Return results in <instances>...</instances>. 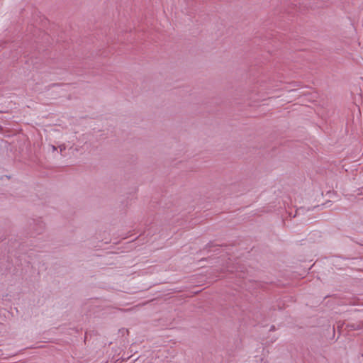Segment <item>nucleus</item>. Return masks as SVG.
Here are the masks:
<instances>
[{"label":"nucleus","instance_id":"obj_3","mask_svg":"<svg viewBox=\"0 0 363 363\" xmlns=\"http://www.w3.org/2000/svg\"><path fill=\"white\" fill-rule=\"evenodd\" d=\"M354 330L358 329V328H354L353 326H351Z\"/></svg>","mask_w":363,"mask_h":363},{"label":"nucleus","instance_id":"obj_2","mask_svg":"<svg viewBox=\"0 0 363 363\" xmlns=\"http://www.w3.org/2000/svg\"><path fill=\"white\" fill-rule=\"evenodd\" d=\"M51 147L53 151H55L57 150V147L55 145H51Z\"/></svg>","mask_w":363,"mask_h":363},{"label":"nucleus","instance_id":"obj_1","mask_svg":"<svg viewBox=\"0 0 363 363\" xmlns=\"http://www.w3.org/2000/svg\"><path fill=\"white\" fill-rule=\"evenodd\" d=\"M59 148L60 150V152L64 151L65 150V148H66L65 145L63 144V145H60Z\"/></svg>","mask_w":363,"mask_h":363}]
</instances>
